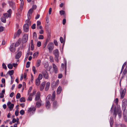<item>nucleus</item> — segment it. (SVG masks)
Instances as JSON below:
<instances>
[{"instance_id":"32","label":"nucleus","mask_w":127,"mask_h":127,"mask_svg":"<svg viewBox=\"0 0 127 127\" xmlns=\"http://www.w3.org/2000/svg\"><path fill=\"white\" fill-rule=\"evenodd\" d=\"M8 68L10 69H12L13 68V67L12 64H9L7 65Z\"/></svg>"},{"instance_id":"2","label":"nucleus","mask_w":127,"mask_h":127,"mask_svg":"<svg viewBox=\"0 0 127 127\" xmlns=\"http://www.w3.org/2000/svg\"><path fill=\"white\" fill-rule=\"evenodd\" d=\"M24 5V2H22L21 3L20 5V7L19 9L18 10V14H17V18H19L20 16V14H21L22 10L23 9Z\"/></svg>"},{"instance_id":"51","label":"nucleus","mask_w":127,"mask_h":127,"mask_svg":"<svg viewBox=\"0 0 127 127\" xmlns=\"http://www.w3.org/2000/svg\"><path fill=\"white\" fill-rule=\"evenodd\" d=\"M124 120L126 122H127V115L126 114V115H124Z\"/></svg>"},{"instance_id":"9","label":"nucleus","mask_w":127,"mask_h":127,"mask_svg":"<svg viewBox=\"0 0 127 127\" xmlns=\"http://www.w3.org/2000/svg\"><path fill=\"white\" fill-rule=\"evenodd\" d=\"M7 12L9 13V14L7 13L3 14L5 18H7L8 17H10L12 11L10 9Z\"/></svg>"},{"instance_id":"28","label":"nucleus","mask_w":127,"mask_h":127,"mask_svg":"<svg viewBox=\"0 0 127 127\" xmlns=\"http://www.w3.org/2000/svg\"><path fill=\"white\" fill-rule=\"evenodd\" d=\"M62 88L61 87H59L57 89V93L58 94H60L61 92Z\"/></svg>"},{"instance_id":"59","label":"nucleus","mask_w":127,"mask_h":127,"mask_svg":"<svg viewBox=\"0 0 127 127\" xmlns=\"http://www.w3.org/2000/svg\"><path fill=\"white\" fill-rule=\"evenodd\" d=\"M55 61H56L57 62H59V59H58V57H56L55 56Z\"/></svg>"},{"instance_id":"38","label":"nucleus","mask_w":127,"mask_h":127,"mask_svg":"<svg viewBox=\"0 0 127 127\" xmlns=\"http://www.w3.org/2000/svg\"><path fill=\"white\" fill-rule=\"evenodd\" d=\"M32 14L28 13L27 15L28 19L30 20L31 19L32 16Z\"/></svg>"},{"instance_id":"35","label":"nucleus","mask_w":127,"mask_h":127,"mask_svg":"<svg viewBox=\"0 0 127 127\" xmlns=\"http://www.w3.org/2000/svg\"><path fill=\"white\" fill-rule=\"evenodd\" d=\"M51 97V95H48L46 98V101L49 100L50 99Z\"/></svg>"},{"instance_id":"16","label":"nucleus","mask_w":127,"mask_h":127,"mask_svg":"<svg viewBox=\"0 0 127 127\" xmlns=\"http://www.w3.org/2000/svg\"><path fill=\"white\" fill-rule=\"evenodd\" d=\"M22 54V52L21 51L19 52L15 56V59H19L21 56Z\"/></svg>"},{"instance_id":"61","label":"nucleus","mask_w":127,"mask_h":127,"mask_svg":"<svg viewBox=\"0 0 127 127\" xmlns=\"http://www.w3.org/2000/svg\"><path fill=\"white\" fill-rule=\"evenodd\" d=\"M32 70L34 72V74H35V69L34 66H33L32 67Z\"/></svg>"},{"instance_id":"43","label":"nucleus","mask_w":127,"mask_h":127,"mask_svg":"<svg viewBox=\"0 0 127 127\" xmlns=\"http://www.w3.org/2000/svg\"><path fill=\"white\" fill-rule=\"evenodd\" d=\"M60 14L61 15H64L65 13V12L63 10H61L60 11Z\"/></svg>"},{"instance_id":"33","label":"nucleus","mask_w":127,"mask_h":127,"mask_svg":"<svg viewBox=\"0 0 127 127\" xmlns=\"http://www.w3.org/2000/svg\"><path fill=\"white\" fill-rule=\"evenodd\" d=\"M125 75H125V74H123L121 78L120 79V86H121V81L122 80V79L123 78H124V77H125Z\"/></svg>"},{"instance_id":"49","label":"nucleus","mask_w":127,"mask_h":127,"mask_svg":"<svg viewBox=\"0 0 127 127\" xmlns=\"http://www.w3.org/2000/svg\"><path fill=\"white\" fill-rule=\"evenodd\" d=\"M20 113L21 115H23L25 113L24 111L23 110H21L20 111Z\"/></svg>"},{"instance_id":"3","label":"nucleus","mask_w":127,"mask_h":127,"mask_svg":"<svg viewBox=\"0 0 127 127\" xmlns=\"http://www.w3.org/2000/svg\"><path fill=\"white\" fill-rule=\"evenodd\" d=\"M48 48L50 53L51 52L54 47V44L53 43H50L47 46Z\"/></svg>"},{"instance_id":"17","label":"nucleus","mask_w":127,"mask_h":127,"mask_svg":"<svg viewBox=\"0 0 127 127\" xmlns=\"http://www.w3.org/2000/svg\"><path fill=\"white\" fill-rule=\"evenodd\" d=\"M53 68L54 71L56 73H57L58 72V68L57 66L55 65V64L53 63Z\"/></svg>"},{"instance_id":"13","label":"nucleus","mask_w":127,"mask_h":127,"mask_svg":"<svg viewBox=\"0 0 127 127\" xmlns=\"http://www.w3.org/2000/svg\"><path fill=\"white\" fill-rule=\"evenodd\" d=\"M53 53L55 56L59 57V51L57 49L54 50L53 52Z\"/></svg>"},{"instance_id":"8","label":"nucleus","mask_w":127,"mask_h":127,"mask_svg":"<svg viewBox=\"0 0 127 127\" xmlns=\"http://www.w3.org/2000/svg\"><path fill=\"white\" fill-rule=\"evenodd\" d=\"M7 105L11 111L12 110L14 106V104L11 103L10 101H9L7 102Z\"/></svg>"},{"instance_id":"11","label":"nucleus","mask_w":127,"mask_h":127,"mask_svg":"<svg viewBox=\"0 0 127 127\" xmlns=\"http://www.w3.org/2000/svg\"><path fill=\"white\" fill-rule=\"evenodd\" d=\"M15 46L14 44L13 43L10 46V51L12 52H14L15 50Z\"/></svg>"},{"instance_id":"46","label":"nucleus","mask_w":127,"mask_h":127,"mask_svg":"<svg viewBox=\"0 0 127 127\" xmlns=\"http://www.w3.org/2000/svg\"><path fill=\"white\" fill-rule=\"evenodd\" d=\"M32 95V94H31L30 95H29L28 98V100L30 101H31L32 99V97H31V95Z\"/></svg>"},{"instance_id":"36","label":"nucleus","mask_w":127,"mask_h":127,"mask_svg":"<svg viewBox=\"0 0 127 127\" xmlns=\"http://www.w3.org/2000/svg\"><path fill=\"white\" fill-rule=\"evenodd\" d=\"M5 18L3 17H2L1 18V21L3 23H5L6 22V20Z\"/></svg>"},{"instance_id":"60","label":"nucleus","mask_w":127,"mask_h":127,"mask_svg":"<svg viewBox=\"0 0 127 127\" xmlns=\"http://www.w3.org/2000/svg\"><path fill=\"white\" fill-rule=\"evenodd\" d=\"M54 44L56 46H58V43L56 40H54Z\"/></svg>"},{"instance_id":"48","label":"nucleus","mask_w":127,"mask_h":127,"mask_svg":"<svg viewBox=\"0 0 127 127\" xmlns=\"http://www.w3.org/2000/svg\"><path fill=\"white\" fill-rule=\"evenodd\" d=\"M21 33V31L20 29H19L17 31V35H20V34Z\"/></svg>"},{"instance_id":"10","label":"nucleus","mask_w":127,"mask_h":127,"mask_svg":"<svg viewBox=\"0 0 127 127\" xmlns=\"http://www.w3.org/2000/svg\"><path fill=\"white\" fill-rule=\"evenodd\" d=\"M43 77L46 79H48L49 78L48 74L47 71L45 70H43L42 72Z\"/></svg>"},{"instance_id":"63","label":"nucleus","mask_w":127,"mask_h":127,"mask_svg":"<svg viewBox=\"0 0 127 127\" xmlns=\"http://www.w3.org/2000/svg\"><path fill=\"white\" fill-rule=\"evenodd\" d=\"M37 6L36 5H33L32 6V8L33 9H35L36 8Z\"/></svg>"},{"instance_id":"6","label":"nucleus","mask_w":127,"mask_h":127,"mask_svg":"<svg viewBox=\"0 0 127 127\" xmlns=\"http://www.w3.org/2000/svg\"><path fill=\"white\" fill-rule=\"evenodd\" d=\"M117 113L118 114L119 116L120 117L121 116V113L120 110L119 109H118L117 112L116 110V109L114 110L113 115L115 117L117 115Z\"/></svg>"},{"instance_id":"21","label":"nucleus","mask_w":127,"mask_h":127,"mask_svg":"<svg viewBox=\"0 0 127 127\" xmlns=\"http://www.w3.org/2000/svg\"><path fill=\"white\" fill-rule=\"evenodd\" d=\"M45 106L47 108H49L50 106V103L49 101H46Z\"/></svg>"},{"instance_id":"7","label":"nucleus","mask_w":127,"mask_h":127,"mask_svg":"<svg viewBox=\"0 0 127 127\" xmlns=\"http://www.w3.org/2000/svg\"><path fill=\"white\" fill-rule=\"evenodd\" d=\"M28 39V35L27 34H24L23 36L22 40V42L25 43L27 42Z\"/></svg>"},{"instance_id":"40","label":"nucleus","mask_w":127,"mask_h":127,"mask_svg":"<svg viewBox=\"0 0 127 127\" xmlns=\"http://www.w3.org/2000/svg\"><path fill=\"white\" fill-rule=\"evenodd\" d=\"M21 97V95L20 93H17L16 96V98L17 99H19Z\"/></svg>"},{"instance_id":"22","label":"nucleus","mask_w":127,"mask_h":127,"mask_svg":"<svg viewBox=\"0 0 127 127\" xmlns=\"http://www.w3.org/2000/svg\"><path fill=\"white\" fill-rule=\"evenodd\" d=\"M50 83L49 82H48L47 83L45 88V90L46 91H47L48 90L50 86Z\"/></svg>"},{"instance_id":"30","label":"nucleus","mask_w":127,"mask_h":127,"mask_svg":"<svg viewBox=\"0 0 127 127\" xmlns=\"http://www.w3.org/2000/svg\"><path fill=\"white\" fill-rule=\"evenodd\" d=\"M40 81L39 79H36V80L35 84L37 86H39L40 84Z\"/></svg>"},{"instance_id":"42","label":"nucleus","mask_w":127,"mask_h":127,"mask_svg":"<svg viewBox=\"0 0 127 127\" xmlns=\"http://www.w3.org/2000/svg\"><path fill=\"white\" fill-rule=\"evenodd\" d=\"M20 43V41H18L17 42H16L15 43V47L18 46L19 45Z\"/></svg>"},{"instance_id":"44","label":"nucleus","mask_w":127,"mask_h":127,"mask_svg":"<svg viewBox=\"0 0 127 127\" xmlns=\"http://www.w3.org/2000/svg\"><path fill=\"white\" fill-rule=\"evenodd\" d=\"M30 62H27L26 64V67L27 68H29L30 66Z\"/></svg>"},{"instance_id":"23","label":"nucleus","mask_w":127,"mask_h":127,"mask_svg":"<svg viewBox=\"0 0 127 127\" xmlns=\"http://www.w3.org/2000/svg\"><path fill=\"white\" fill-rule=\"evenodd\" d=\"M41 63V60H37L36 62V67H38L40 66Z\"/></svg>"},{"instance_id":"64","label":"nucleus","mask_w":127,"mask_h":127,"mask_svg":"<svg viewBox=\"0 0 127 127\" xmlns=\"http://www.w3.org/2000/svg\"><path fill=\"white\" fill-rule=\"evenodd\" d=\"M3 28L2 26L0 27V32L3 31Z\"/></svg>"},{"instance_id":"41","label":"nucleus","mask_w":127,"mask_h":127,"mask_svg":"<svg viewBox=\"0 0 127 127\" xmlns=\"http://www.w3.org/2000/svg\"><path fill=\"white\" fill-rule=\"evenodd\" d=\"M37 36L36 33L35 32H34L33 34V38L35 39H36L37 38Z\"/></svg>"},{"instance_id":"45","label":"nucleus","mask_w":127,"mask_h":127,"mask_svg":"<svg viewBox=\"0 0 127 127\" xmlns=\"http://www.w3.org/2000/svg\"><path fill=\"white\" fill-rule=\"evenodd\" d=\"M33 10L32 8L30 9L29 10L28 13H29L30 14H32V13L33 12Z\"/></svg>"},{"instance_id":"29","label":"nucleus","mask_w":127,"mask_h":127,"mask_svg":"<svg viewBox=\"0 0 127 127\" xmlns=\"http://www.w3.org/2000/svg\"><path fill=\"white\" fill-rule=\"evenodd\" d=\"M38 52H36L35 53H34L33 55V58H36L38 56Z\"/></svg>"},{"instance_id":"1","label":"nucleus","mask_w":127,"mask_h":127,"mask_svg":"<svg viewBox=\"0 0 127 127\" xmlns=\"http://www.w3.org/2000/svg\"><path fill=\"white\" fill-rule=\"evenodd\" d=\"M27 23H28V24H25L23 27L24 30V31L27 32H28L29 30V25H31V22L29 20H26Z\"/></svg>"},{"instance_id":"34","label":"nucleus","mask_w":127,"mask_h":127,"mask_svg":"<svg viewBox=\"0 0 127 127\" xmlns=\"http://www.w3.org/2000/svg\"><path fill=\"white\" fill-rule=\"evenodd\" d=\"M2 67L5 70H6L7 69V67L5 64L3 63L2 64Z\"/></svg>"},{"instance_id":"37","label":"nucleus","mask_w":127,"mask_h":127,"mask_svg":"<svg viewBox=\"0 0 127 127\" xmlns=\"http://www.w3.org/2000/svg\"><path fill=\"white\" fill-rule=\"evenodd\" d=\"M25 99L24 97H22L20 99V101L21 102H23L25 101Z\"/></svg>"},{"instance_id":"19","label":"nucleus","mask_w":127,"mask_h":127,"mask_svg":"<svg viewBox=\"0 0 127 127\" xmlns=\"http://www.w3.org/2000/svg\"><path fill=\"white\" fill-rule=\"evenodd\" d=\"M41 101L40 100L39 101H37L36 103V107L39 108V107L41 105Z\"/></svg>"},{"instance_id":"53","label":"nucleus","mask_w":127,"mask_h":127,"mask_svg":"<svg viewBox=\"0 0 127 127\" xmlns=\"http://www.w3.org/2000/svg\"><path fill=\"white\" fill-rule=\"evenodd\" d=\"M19 113V111L18 110H16L15 111V114L16 116H18V114Z\"/></svg>"},{"instance_id":"27","label":"nucleus","mask_w":127,"mask_h":127,"mask_svg":"<svg viewBox=\"0 0 127 127\" xmlns=\"http://www.w3.org/2000/svg\"><path fill=\"white\" fill-rule=\"evenodd\" d=\"M14 73V71L11 70L9 71L7 73V74H8L10 76L13 75Z\"/></svg>"},{"instance_id":"12","label":"nucleus","mask_w":127,"mask_h":127,"mask_svg":"<svg viewBox=\"0 0 127 127\" xmlns=\"http://www.w3.org/2000/svg\"><path fill=\"white\" fill-rule=\"evenodd\" d=\"M41 23L39 21H38L37 23L36 28L37 29H42L43 28L42 27L41 25Z\"/></svg>"},{"instance_id":"47","label":"nucleus","mask_w":127,"mask_h":127,"mask_svg":"<svg viewBox=\"0 0 127 127\" xmlns=\"http://www.w3.org/2000/svg\"><path fill=\"white\" fill-rule=\"evenodd\" d=\"M31 27L32 29H35L36 28V24H33L32 26Z\"/></svg>"},{"instance_id":"62","label":"nucleus","mask_w":127,"mask_h":127,"mask_svg":"<svg viewBox=\"0 0 127 127\" xmlns=\"http://www.w3.org/2000/svg\"><path fill=\"white\" fill-rule=\"evenodd\" d=\"M14 95V93L12 92L10 93V96L11 97H13V95Z\"/></svg>"},{"instance_id":"24","label":"nucleus","mask_w":127,"mask_h":127,"mask_svg":"<svg viewBox=\"0 0 127 127\" xmlns=\"http://www.w3.org/2000/svg\"><path fill=\"white\" fill-rule=\"evenodd\" d=\"M58 106V103L56 101H54L53 102V107L55 108L57 107Z\"/></svg>"},{"instance_id":"58","label":"nucleus","mask_w":127,"mask_h":127,"mask_svg":"<svg viewBox=\"0 0 127 127\" xmlns=\"http://www.w3.org/2000/svg\"><path fill=\"white\" fill-rule=\"evenodd\" d=\"M127 70L125 69H124V71H123V74L125 75H126V74H127Z\"/></svg>"},{"instance_id":"55","label":"nucleus","mask_w":127,"mask_h":127,"mask_svg":"<svg viewBox=\"0 0 127 127\" xmlns=\"http://www.w3.org/2000/svg\"><path fill=\"white\" fill-rule=\"evenodd\" d=\"M10 5L11 6H13L14 5V3L12 1H11L9 3Z\"/></svg>"},{"instance_id":"54","label":"nucleus","mask_w":127,"mask_h":127,"mask_svg":"<svg viewBox=\"0 0 127 127\" xmlns=\"http://www.w3.org/2000/svg\"><path fill=\"white\" fill-rule=\"evenodd\" d=\"M60 41L62 43H64V41L63 40V38L62 37H61L60 38Z\"/></svg>"},{"instance_id":"15","label":"nucleus","mask_w":127,"mask_h":127,"mask_svg":"<svg viewBox=\"0 0 127 127\" xmlns=\"http://www.w3.org/2000/svg\"><path fill=\"white\" fill-rule=\"evenodd\" d=\"M35 107H34V106H32L31 107L29 108V109L28 110V112H32V111L35 112Z\"/></svg>"},{"instance_id":"18","label":"nucleus","mask_w":127,"mask_h":127,"mask_svg":"<svg viewBox=\"0 0 127 127\" xmlns=\"http://www.w3.org/2000/svg\"><path fill=\"white\" fill-rule=\"evenodd\" d=\"M45 85V83L44 82L42 83L41 84L40 86V91H42L44 88Z\"/></svg>"},{"instance_id":"56","label":"nucleus","mask_w":127,"mask_h":127,"mask_svg":"<svg viewBox=\"0 0 127 127\" xmlns=\"http://www.w3.org/2000/svg\"><path fill=\"white\" fill-rule=\"evenodd\" d=\"M13 67L16 68L18 65V64L17 63H13L12 64Z\"/></svg>"},{"instance_id":"39","label":"nucleus","mask_w":127,"mask_h":127,"mask_svg":"<svg viewBox=\"0 0 127 127\" xmlns=\"http://www.w3.org/2000/svg\"><path fill=\"white\" fill-rule=\"evenodd\" d=\"M42 77V75L41 74H39V75L37 79H39V80H41Z\"/></svg>"},{"instance_id":"14","label":"nucleus","mask_w":127,"mask_h":127,"mask_svg":"<svg viewBox=\"0 0 127 127\" xmlns=\"http://www.w3.org/2000/svg\"><path fill=\"white\" fill-rule=\"evenodd\" d=\"M40 93L39 92L37 93V94L35 98V100L36 101L40 99Z\"/></svg>"},{"instance_id":"57","label":"nucleus","mask_w":127,"mask_h":127,"mask_svg":"<svg viewBox=\"0 0 127 127\" xmlns=\"http://www.w3.org/2000/svg\"><path fill=\"white\" fill-rule=\"evenodd\" d=\"M38 38L39 39H43V36L42 35H40Z\"/></svg>"},{"instance_id":"25","label":"nucleus","mask_w":127,"mask_h":127,"mask_svg":"<svg viewBox=\"0 0 127 127\" xmlns=\"http://www.w3.org/2000/svg\"><path fill=\"white\" fill-rule=\"evenodd\" d=\"M5 90H3L2 92L0 93V98H3L4 96V94L5 93Z\"/></svg>"},{"instance_id":"52","label":"nucleus","mask_w":127,"mask_h":127,"mask_svg":"<svg viewBox=\"0 0 127 127\" xmlns=\"http://www.w3.org/2000/svg\"><path fill=\"white\" fill-rule=\"evenodd\" d=\"M41 45V43L40 41H38L37 43V45L38 47H40Z\"/></svg>"},{"instance_id":"50","label":"nucleus","mask_w":127,"mask_h":127,"mask_svg":"<svg viewBox=\"0 0 127 127\" xmlns=\"http://www.w3.org/2000/svg\"><path fill=\"white\" fill-rule=\"evenodd\" d=\"M50 61L51 62H53L54 61V60L53 57L52 56H50L49 57Z\"/></svg>"},{"instance_id":"4","label":"nucleus","mask_w":127,"mask_h":127,"mask_svg":"<svg viewBox=\"0 0 127 127\" xmlns=\"http://www.w3.org/2000/svg\"><path fill=\"white\" fill-rule=\"evenodd\" d=\"M126 89L125 88L123 90L121 88V89L120 96L121 98L123 99L124 98L126 94Z\"/></svg>"},{"instance_id":"5","label":"nucleus","mask_w":127,"mask_h":127,"mask_svg":"<svg viewBox=\"0 0 127 127\" xmlns=\"http://www.w3.org/2000/svg\"><path fill=\"white\" fill-rule=\"evenodd\" d=\"M66 61H65L64 62V64L62 63L61 66L62 68H61V70L62 71H63L64 69V68H65V72L66 73Z\"/></svg>"},{"instance_id":"26","label":"nucleus","mask_w":127,"mask_h":127,"mask_svg":"<svg viewBox=\"0 0 127 127\" xmlns=\"http://www.w3.org/2000/svg\"><path fill=\"white\" fill-rule=\"evenodd\" d=\"M55 91L54 92H53L52 95V97H51V100L52 101H53L55 99Z\"/></svg>"},{"instance_id":"31","label":"nucleus","mask_w":127,"mask_h":127,"mask_svg":"<svg viewBox=\"0 0 127 127\" xmlns=\"http://www.w3.org/2000/svg\"><path fill=\"white\" fill-rule=\"evenodd\" d=\"M113 122L114 121L113 118L112 117H111L110 118V124L111 127L113 125Z\"/></svg>"},{"instance_id":"20","label":"nucleus","mask_w":127,"mask_h":127,"mask_svg":"<svg viewBox=\"0 0 127 127\" xmlns=\"http://www.w3.org/2000/svg\"><path fill=\"white\" fill-rule=\"evenodd\" d=\"M59 81L58 80H57L56 81H54L52 83V85H53L54 86H57L59 84Z\"/></svg>"}]
</instances>
